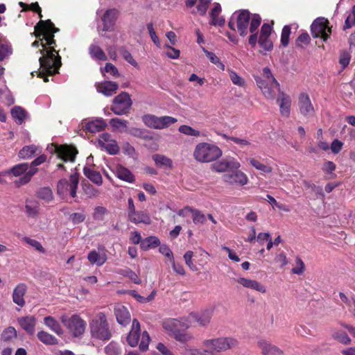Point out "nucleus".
Masks as SVG:
<instances>
[{
  "instance_id": "7c9ffc66",
  "label": "nucleus",
  "mask_w": 355,
  "mask_h": 355,
  "mask_svg": "<svg viewBox=\"0 0 355 355\" xmlns=\"http://www.w3.org/2000/svg\"><path fill=\"white\" fill-rule=\"evenodd\" d=\"M221 12V6L219 3H216L210 12V24L214 26H223L225 24V19L220 16Z\"/></svg>"
},
{
  "instance_id": "f8f14e48",
  "label": "nucleus",
  "mask_w": 355,
  "mask_h": 355,
  "mask_svg": "<svg viewBox=\"0 0 355 355\" xmlns=\"http://www.w3.org/2000/svg\"><path fill=\"white\" fill-rule=\"evenodd\" d=\"M51 153H56L58 157L64 162H73L77 150L75 148L67 145H56L51 144L47 146Z\"/></svg>"
},
{
  "instance_id": "4c0bfd02",
  "label": "nucleus",
  "mask_w": 355,
  "mask_h": 355,
  "mask_svg": "<svg viewBox=\"0 0 355 355\" xmlns=\"http://www.w3.org/2000/svg\"><path fill=\"white\" fill-rule=\"evenodd\" d=\"M85 175L94 184L100 186L103 184V179L100 173L88 167L83 169Z\"/></svg>"
},
{
  "instance_id": "b1692460",
  "label": "nucleus",
  "mask_w": 355,
  "mask_h": 355,
  "mask_svg": "<svg viewBox=\"0 0 355 355\" xmlns=\"http://www.w3.org/2000/svg\"><path fill=\"white\" fill-rule=\"evenodd\" d=\"M19 326L29 335H33L35 332L37 319L33 315H26L17 319Z\"/></svg>"
},
{
  "instance_id": "680f3d73",
  "label": "nucleus",
  "mask_w": 355,
  "mask_h": 355,
  "mask_svg": "<svg viewBox=\"0 0 355 355\" xmlns=\"http://www.w3.org/2000/svg\"><path fill=\"white\" fill-rule=\"evenodd\" d=\"M12 54V48L7 44H0V61Z\"/></svg>"
},
{
  "instance_id": "412c9836",
  "label": "nucleus",
  "mask_w": 355,
  "mask_h": 355,
  "mask_svg": "<svg viewBox=\"0 0 355 355\" xmlns=\"http://www.w3.org/2000/svg\"><path fill=\"white\" fill-rule=\"evenodd\" d=\"M246 161L255 170L259 171L263 175H268L273 173L272 166L267 162H264L257 157H248Z\"/></svg>"
},
{
  "instance_id": "ea45409f",
  "label": "nucleus",
  "mask_w": 355,
  "mask_h": 355,
  "mask_svg": "<svg viewBox=\"0 0 355 355\" xmlns=\"http://www.w3.org/2000/svg\"><path fill=\"white\" fill-rule=\"evenodd\" d=\"M37 336L45 345H54L58 343V339L55 336L44 331H38Z\"/></svg>"
},
{
  "instance_id": "5701e85b",
  "label": "nucleus",
  "mask_w": 355,
  "mask_h": 355,
  "mask_svg": "<svg viewBox=\"0 0 355 355\" xmlns=\"http://www.w3.org/2000/svg\"><path fill=\"white\" fill-rule=\"evenodd\" d=\"M277 103L279 107V112L284 117H288L291 114V98L284 92H279L277 97Z\"/></svg>"
},
{
  "instance_id": "1a4fd4ad",
  "label": "nucleus",
  "mask_w": 355,
  "mask_h": 355,
  "mask_svg": "<svg viewBox=\"0 0 355 355\" xmlns=\"http://www.w3.org/2000/svg\"><path fill=\"white\" fill-rule=\"evenodd\" d=\"M78 182L79 178L77 173L71 175L69 182L65 179L61 180L58 184V194L63 199L69 196L76 197Z\"/></svg>"
},
{
  "instance_id": "13d9d810",
  "label": "nucleus",
  "mask_w": 355,
  "mask_h": 355,
  "mask_svg": "<svg viewBox=\"0 0 355 355\" xmlns=\"http://www.w3.org/2000/svg\"><path fill=\"white\" fill-rule=\"evenodd\" d=\"M17 336V331L13 327H7L2 333L1 338L4 341H9Z\"/></svg>"
},
{
  "instance_id": "ddd939ff",
  "label": "nucleus",
  "mask_w": 355,
  "mask_h": 355,
  "mask_svg": "<svg viewBox=\"0 0 355 355\" xmlns=\"http://www.w3.org/2000/svg\"><path fill=\"white\" fill-rule=\"evenodd\" d=\"M328 24V20L324 17H318L315 19L311 26L313 37H320L324 41H327L331 32Z\"/></svg>"
},
{
  "instance_id": "4468645a",
  "label": "nucleus",
  "mask_w": 355,
  "mask_h": 355,
  "mask_svg": "<svg viewBox=\"0 0 355 355\" xmlns=\"http://www.w3.org/2000/svg\"><path fill=\"white\" fill-rule=\"evenodd\" d=\"M119 12L116 9H107L101 16V19L103 23L102 27H98V32L101 36L104 32H111L114 29L116 20L118 17Z\"/></svg>"
},
{
  "instance_id": "7ed1b4c3",
  "label": "nucleus",
  "mask_w": 355,
  "mask_h": 355,
  "mask_svg": "<svg viewBox=\"0 0 355 355\" xmlns=\"http://www.w3.org/2000/svg\"><path fill=\"white\" fill-rule=\"evenodd\" d=\"M223 155V150L214 143L200 142L193 152L194 159L200 163H209L218 160Z\"/></svg>"
},
{
  "instance_id": "79ce46f5",
  "label": "nucleus",
  "mask_w": 355,
  "mask_h": 355,
  "mask_svg": "<svg viewBox=\"0 0 355 355\" xmlns=\"http://www.w3.org/2000/svg\"><path fill=\"white\" fill-rule=\"evenodd\" d=\"M38 150V147L35 145L26 146L19 152V157L23 159H30Z\"/></svg>"
},
{
  "instance_id": "cd10ccee",
  "label": "nucleus",
  "mask_w": 355,
  "mask_h": 355,
  "mask_svg": "<svg viewBox=\"0 0 355 355\" xmlns=\"http://www.w3.org/2000/svg\"><path fill=\"white\" fill-rule=\"evenodd\" d=\"M140 339V324L137 319L132 320V328L127 336V342L131 347L138 345Z\"/></svg>"
},
{
  "instance_id": "c9c22d12",
  "label": "nucleus",
  "mask_w": 355,
  "mask_h": 355,
  "mask_svg": "<svg viewBox=\"0 0 355 355\" xmlns=\"http://www.w3.org/2000/svg\"><path fill=\"white\" fill-rule=\"evenodd\" d=\"M44 324L57 335L60 336L63 334L61 325L57 320L52 316H46L44 318Z\"/></svg>"
},
{
  "instance_id": "bf43d9fd",
  "label": "nucleus",
  "mask_w": 355,
  "mask_h": 355,
  "mask_svg": "<svg viewBox=\"0 0 355 355\" xmlns=\"http://www.w3.org/2000/svg\"><path fill=\"white\" fill-rule=\"evenodd\" d=\"M193 252L191 250L187 251L184 254V259L187 266L192 270L197 271L198 268L193 262Z\"/></svg>"
},
{
  "instance_id": "5fc2aeb1",
  "label": "nucleus",
  "mask_w": 355,
  "mask_h": 355,
  "mask_svg": "<svg viewBox=\"0 0 355 355\" xmlns=\"http://www.w3.org/2000/svg\"><path fill=\"white\" fill-rule=\"evenodd\" d=\"M223 137L226 139L227 141H233L234 144H237L240 147H245L250 146V141L246 138H239L236 137H229L227 135H223Z\"/></svg>"
},
{
  "instance_id": "774afa93",
  "label": "nucleus",
  "mask_w": 355,
  "mask_h": 355,
  "mask_svg": "<svg viewBox=\"0 0 355 355\" xmlns=\"http://www.w3.org/2000/svg\"><path fill=\"white\" fill-rule=\"evenodd\" d=\"M275 263H277L281 268L286 266L288 260L286 254L284 252L277 254L275 257Z\"/></svg>"
},
{
  "instance_id": "0e129e2a",
  "label": "nucleus",
  "mask_w": 355,
  "mask_h": 355,
  "mask_svg": "<svg viewBox=\"0 0 355 355\" xmlns=\"http://www.w3.org/2000/svg\"><path fill=\"white\" fill-rule=\"evenodd\" d=\"M150 338L147 331H144L141 334V338L139 343V349L145 351L148 349Z\"/></svg>"
},
{
  "instance_id": "473e14b6",
  "label": "nucleus",
  "mask_w": 355,
  "mask_h": 355,
  "mask_svg": "<svg viewBox=\"0 0 355 355\" xmlns=\"http://www.w3.org/2000/svg\"><path fill=\"white\" fill-rule=\"evenodd\" d=\"M106 125L105 121L102 118H97L88 121L85 124V128L92 133H96L103 130Z\"/></svg>"
},
{
  "instance_id": "2eb2a0df",
  "label": "nucleus",
  "mask_w": 355,
  "mask_h": 355,
  "mask_svg": "<svg viewBox=\"0 0 355 355\" xmlns=\"http://www.w3.org/2000/svg\"><path fill=\"white\" fill-rule=\"evenodd\" d=\"M96 142L98 148L110 155H114L119 152V146L116 141L109 133L100 135Z\"/></svg>"
},
{
  "instance_id": "20e7f679",
  "label": "nucleus",
  "mask_w": 355,
  "mask_h": 355,
  "mask_svg": "<svg viewBox=\"0 0 355 355\" xmlns=\"http://www.w3.org/2000/svg\"><path fill=\"white\" fill-rule=\"evenodd\" d=\"M263 78L255 77V81L263 95L268 100H274L282 92L280 85L268 67L263 69Z\"/></svg>"
},
{
  "instance_id": "c03bdc74",
  "label": "nucleus",
  "mask_w": 355,
  "mask_h": 355,
  "mask_svg": "<svg viewBox=\"0 0 355 355\" xmlns=\"http://www.w3.org/2000/svg\"><path fill=\"white\" fill-rule=\"evenodd\" d=\"M202 51L212 64L216 65V67L222 71L225 69V64L220 61V58L214 53L207 51L204 47H202Z\"/></svg>"
},
{
  "instance_id": "e433bc0d",
  "label": "nucleus",
  "mask_w": 355,
  "mask_h": 355,
  "mask_svg": "<svg viewBox=\"0 0 355 355\" xmlns=\"http://www.w3.org/2000/svg\"><path fill=\"white\" fill-rule=\"evenodd\" d=\"M89 53L92 58L96 60L105 61L107 60L105 53L99 46L95 44L90 45L89 48Z\"/></svg>"
},
{
  "instance_id": "0eeeda50",
  "label": "nucleus",
  "mask_w": 355,
  "mask_h": 355,
  "mask_svg": "<svg viewBox=\"0 0 355 355\" xmlns=\"http://www.w3.org/2000/svg\"><path fill=\"white\" fill-rule=\"evenodd\" d=\"M37 171V168L30 167L27 163H21L6 170V173H9V176L19 178L15 183L18 186H21L28 183Z\"/></svg>"
},
{
  "instance_id": "c85d7f7f",
  "label": "nucleus",
  "mask_w": 355,
  "mask_h": 355,
  "mask_svg": "<svg viewBox=\"0 0 355 355\" xmlns=\"http://www.w3.org/2000/svg\"><path fill=\"white\" fill-rule=\"evenodd\" d=\"M27 287L26 284L20 283L17 284L13 290L12 301L15 304L22 307L25 304L24 295L26 292Z\"/></svg>"
},
{
  "instance_id": "f257e3e1",
  "label": "nucleus",
  "mask_w": 355,
  "mask_h": 355,
  "mask_svg": "<svg viewBox=\"0 0 355 355\" xmlns=\"http://www.w3.org/2000/svg\"><path fill=\"white\" fill-rule=\"evenodd\" d=\"M58 31L51 21L41 20L35 27V34L39 40L35 41L32 46L35 47H41L39 53L42 56L39 58L40 68L39 71L32 72L44 79V82L49 80L48 76H53L58 73L61 66V58L58 53L51 45L55 44L54 33Z\"/></svg>"
},
{
  "instance_id": "8fccbe9b",
  "label": "nucleus",
  "mask_w": 355,
  "mask_h": 355,
  "mask_svg": "<svg viewBox=\"0 0 355 355\" xmlns=\"http://www.w3.org/2000/svg\"><path fill=\"white\" fill-rule=\"evenodd\" d=\"M22 241L34 248L36 251L44 254L46 250L42 246V243L33 239H31L28 236H24L22 238Z\"/></svg>"
},
{
  "instance_id": "e2e57ef3",
  "label": "nucleus",
  "mask_w": 355,
  "mask_h": 355,
  "mask_svg": "<svg viewBox=\"0 0 355 355\" xmlns=\"http://www.w3.org/2000/svg\"><path fill=\"white\" fill-rule=\"evenodd\" d=\"M159 252L165 257L168 258L169 261H171L173 259H174L173 252L167 245H161L159 248Z\"/></svg>"
},
{
  "instance_id": "6e6552de",
  "label": "nucleus",
  "mask_w": 355,
  "mask_h": 355,
  "mask_svg": "<svg viewBox=\"0 0 355 355\" xmlns=\"http://www.w3.org/2000/svg\"><path fill=\"white\" fill-rule=\"evenodd\" d=\"M163 328L173 334L175 338L180 341H184L187 340V335L180 334L181 330H184L190 327V324L188 322V320L186 318H182L180 320L178 319H168L164 321Z\"/></svg>"
},
{
  "instance_id": "393cba45",
  "label": "nucleus",
  "mask_w": 355,
  "mask_h": 355,
  "mask_svg": "<svg viewBox=\"0 0 355 355\" xmlns=\"http://www.w3.org/2000/svg\"><path fill=\"white\" fill-rule=\"evenodd\" d=\"M236 282L245 288L254 290L263 294L266 293V286L257 280L245 277H239L236 279Z\"/></svg>"
},
{
  "instance_id": "864d4df0",
  "label": "nucleus",
  "mask_w": 355,
  "mask_h": 355,
  "mask_svg": "<svg viewBox=\"0 0 355 355\" xmlns=\"http://www.w3.org/2000/svg\"><path fill=\"white\" fill-rule=\"evenodd\" d=\"M37 197L47 202L53 199V195L51 189L49 187L40 189L37 192Z\"/></svg>"
},
{
  "instance_id": "49530a36",
  "label": "nucleus",
  "mask_w": 355,
  "mask_h": 355,
  "mask_svg": "<svg viewBox=\"0 0 355 355\" xmlns=\"http://www.w3.org/2000/svg\"><path fill=\"white\" fill-rule=\"evenodd\" d=\"M11 115L18 124H21L24 121L26 112L21 107L15 106L11 110Z\"/></svg>"
},
{
  "instance_id": "052dcab7",
  "label": "nucleus",
  "mask_w": 355,
  "mask_h": 355,
  "mask_svg": "<svg viewBox=\"0 0 355 355\" xmlns=\"http://www.w3.org/2000/svg\"><path fill=\"white\" fill-rule=\"evenodd\" d=\"M147 29L148 31L150 37L153 41V42L156 45L158 48L161 47V43L159 37H157L155 31L153 27V23H148L147 24Z\"/></svg>"
},
{
  "instance_id": "6e6d98bb",
  "label": "nucleus",
  "mask_w": 355,
  "mask_h": 355,
  "mask_svg": "<svg viewBox=\"0 0 355 355\" xmlns=\"http://www.w3.org/2000/svg\"><path fill=\"white\" fill-rule=\"evenodd\" d=\"M332 336L343 344L349 345L351 343L350 338L345 331H334L332 334Z\"/></svg>"
},
{
  "instance_id": "338daca9",
  "label": "nucleus",
  "mask_w": 355,
  "mask_h": 355,
  "mask_svg": "<svg viewBox=\"0 0 355 355\" xmlns=\"http://www.w3.org/2000/svg\"><path fill=\"white\" fill-rule=\"evenodd\" d=\"M211 1V0H199V3L197 6V10L198 12L201 15H204L206 14Z\"/></svg>"
},
{
  "instance_id": "a18cd8bd",
  "label": "nucleus",
  "mask_w": 355,
  "mask_h": 355,
  "mask_svg": "<svg viewBox=\"0 0 355 355\" xmlns=\"http://www.w3.org/2000/svg\"><path fill=\"white\" fill-rule=\"evenodd\" d=\"M130 293L138 302L145 304L150 302L155 299L157 291L153 290L146 297L141 296L136 291H131Z\"/></svg>"
},
{
  "instance_id": "603ef678",
  "label": "nucleus",
  "mask_w": 355,
  "mask_h": 355,
  "mask_svg": "<svg viewBox=\"0 0 355 355\" xmlns=\"http://www.w3.org/2000/svg\"><path fill=\"white\" fill-rule=\"evenodd\" d=\"M178 131L187 136H191V137H200V132L198 130L194 129L192 127L187 125H180L178 128Z\"/></svg>"
},
{
  "instance_id": "2f4dec72",
  "label": "nucleus",
  "mask_w": 355,
  "mask_h": 355,
  "mask_svg": "<svg viewBox=\"0 0 355 355\" xmlns=\"http://www.w3.org/2000/svg\"><path fill=\"white\" fill-rule=\"evenodd\" d=\"M258 346L263 355H281L282 354L277 347L263 339L258 341Z\"/></svg>"
},
{
  "instance_id": "9b49d317",
  "label": "nucleus",
  "mask_w": 355,
  "mask_h": 355,
  "mask_svg": "<svg viewBox=\"0 0 355 355\" xmlns=\"http://www.w3.org/2000/svg\"><path fill=\"white\" fill-rule=\"evenodd\" d=\"M132 105V100L127 92H121L113 100L112 111L116 115L126 114Z\"/></svg>"
},
{
  "instance_id": "f03ea898",
  "label": "nucleus",
  "mask_w": 355,
  "mask_h": 355,
  "mask_svg": "<svg viewBox=\"0 0 355 355\" xmlns=\"http://www.w3.org/2000/svg\"><path fill=\"white\" fill-rule=\"evenodd\" d=\"M261 21V18L258 14H254L251 16L248 10H242L235 12L232 15L228 26L233 31L237 28L240 35L244 37L248 34L249 26L250 31L253 33L260 26Z\"/></svg>"
},
{
  "instance_id": "a19ab883",
  "label": "nucleus",
  "mask_w": 355,
  "mask_h": 355,
  "mask_svg": "<svg viewBox=\"0 0 355 355\" xmlns=\"http://www.w3.org/2000/svg\"><path fill=\"white\" fill-rule=\"evenodd\" d=\"M110 124L114 131L125 132L128 130V121L119 118L112 119Z\"/></svg>"
},
{
  "instance_id": "de8ad7c7",
  "label": "nucleus",
  "mask_w": 355,
  "mask_h": 355,
  "mask_svg": "<svg viewBox=\"0 0 355 355\" xmlns=\"http://www.w3.org/2000/svg\"><path fill=\"white\" fill-rule=\"evenodd\" d=\"M142 121L148 128L158 130L159 116L153 114H145L142 116Z\"/></svg>"
},
{
  "instance_id": "69168bd1",
  "label": "nucleus",
  "mask_w": 355,
  "mask_h": 355,
  "mask_svg": "<svg viewBox=\"0 0 355 355\" xmlns=\"http://www.w3.org/2000/svg\"><path fill=\"white\" fill-rule=\"evenodd\" d=\"M291 34V28L288 26H285L282 31L281 42L284 46L288 45L289 42V35Z\"/></svg>"
},
{
  "instance_id": "423d86ee",
  "label": "nucleus",
  "mask_w": 355,
  "mask_h": 355,
  "mask_svg": "<svg viewBox=\"0 0 355 355\" xmlns=\"http://www.w3.org/2000/svg\"><path fill=\"white\" fill-rule=\"evenodd\" d=\"M60 320L73 337L80 338L85 334L87 322L80 315L73 314L70 317L62 315Z\"/></svg>"
},
{
  "instance_id": "4d7b16f0",
  "label": "nucleus",
  "mask_w": 355,
  "mask_h": 355,
  "mask_svg": "<svg viewBox=\"0 0 355 355\" xmlns=\"http://www.w3.org/2000/svg\"><path fill=\"white\" fill-rule=\"evenodd\" d=\"M102 74L105 76V73H109L110 76L114 78L119 77L120 74L117 68L112 63H107L104 68L101 69Z\"/></svg>"
},
{
  "instance_id": "f3484780",
  "label": "nucleus",
  "mask_w": 355,
  "mask_h": 355,
  "mask_svg": "<svg viewBox=\"0 0 355 355\" xmlns=\"http://www.w3.org/2000/svg\"><path fill=\"white\" fill-rule=\"evenodd\" d=\"M213 311L211 309H205L191 313L186 319L188 320L190 327L193 322H196L201 327H206L210 323Z\"/></svg>"
},
{
  "instance_id": "c756f323",
  "label": "nucleus",
  "mask_w": 355,
  "mask_h": 355,
  "mask_svg": "<svg viewBox=\"0 0 355 355\" xmlns=\"http://www.w3.org/2000/svg\"><path fill=\"white\" fill-rule=\"evenodd\" d=\"M116 176L123 181L132 183L135 181V176L132 172L121 165H116L112 168Z\"/></svg>"
},
{
  "instance_id": "6ab92c4d",
  "label": "nucleus",
  "mask_w": 355,
  "mask_h": 355,
  "mask_svg": "<svg viewBox=\"0 0 355 355\" xmlns=\"http://www.w3.org/2000/svg\"><path fill=\"white\" fill-rule=\"evenodd\" d=\"M271 31L272 27L270 24H263L261 26L259 39V44L261 48V53L271 51L273 47L272 40L270 38Z\"/></svg>"
},
{
  "instance_id": "dca6fc26",
  "label": "nucleus",
  "mask_w": 355,
  "mask_h": 355,
  "mask_svg": "<svg viewBox=\"0 0 355 355\" xmlns=\"http://www.w3.org/2000/svg\"><path fill=\"white\" fill-rule=\"evenodd\" d=\"M241 166V163L236 159L229 157L214 162L211 166V169L216 173H222L229 170L239 169Z\"/></svg>"
},
{
  "instance_id": "58836bf2",
  "label": "nucleus",
  "mask_w": 355,
  "mask_h": 355,
  "mask_svg": "<svg viewBox=\"0 0 355 355\" xmlns=\"http://www.w3.org/2000/svg\"><path fill=\"white\" fill-rule=\"evenodd\" d=\"M159 245H160V241L155 236H148L141 242V248L144 250H148L150 248H155Z\"/></svg>"
},
{
  "instance_id": "9d476101",
  "label": "nucleus",
  "mask_w": 355,
  "mask_h": 355,
  "mask_svg": "<svg viewBox=\"0 0 355 355\" xmlns=\"http://www.w3.org/2000/svg\"><path fill=\"white\" fill-rule=\"evenodd\" d=\"M237 345V340L231 337L209 339L203 342V345L207 347L208 350L218 352L234 348L236 347Z\"/></svg>"
},
{
  "instance_id": "a211bd4d",
  "label": "nucleus",
  "mask_w": 355,
  "mask_h": 355,
  "mask_svg": "<svg viewBox=\"0 0 355 355\" xmlns=\"http://www.w3.org/2000/svg\"><path fill=\"white\" fill-rule=\"evenodd\" d=\"M233 170L223 176V181L230 185L245 186L249 182L248 175L239 168Z\"/></svg>"
},
{
  "instance_id": "37998d69",
  "label": "nucleus",
  "mask_w": 355,
  "mask_h": 355,
  "mask_svg": "<svg viewBox=\"0 0 355 355\" xmlns=\"http://www.w3.org/2000/svg\"><path fill=\"white\" fill-rule=\"evenodd\" d=\"M227 72L229 77L234 85L241 87H244L245 86V79L241 77L237 72L230 68L227 69Z\"/></svg>"
},
{
  "instance_id": "bb28decb",
  "label": "nucleus",
  "mask_w": 355,
  "mask_h": 355,
  "mask_svg": "<svg viewBox=\"0 0 355 355\" xmlns=\"http://www.w3.org/2000/svg\"><path fill=\"white\" fill-rule=\"evenodd\" d=\"M114 314L117 322L120 324L126 326L130 322V313L125 306L117 304L114 308Z\"/></svg>"
},
{
  "instance_id": "3c124183",
  "label": "nucleus",
  "mask_w": 355,
  "mask_h": 355,
  "mask_svg": "<svg viewBox=\"0 0 355 355\" xmlns=\"http://www.w3.org/2000/svg\"><path fill=\"white\" fill-rule=\"evenodd\" d=\"M189 211L192 214L193 223L204 224L206 222L205 215L198 209H189Z\"/></svg>"
},
{
  "instance_id": "aec40b11",
  "label": "nucleus",
  "mask_w": 355,
  "mask_h": 355,
  "mask_svg": "<svg viewBox=\"0 0 355 355\" xmlns=\"http://www.w3.org/2000/svg\"><path fill=\"white\" fill-rule=\"evenodd\" d=\"M298 107L300 112L305 117L313 115L315 110L308 94L301 93L298 97Z\"/></svg>"
},
{
  "instance_id": "39448f33",
  "label": "nucleus",
  "mask_w": 355,
  "mask_h": 355,
  "mask_svg": "<svg viewBox=\"0 0 355 355\" xmlns=\"http://www.w3.org/2000/svg\"><path fill=\"white\" fill-rule=\"evenodd\" d=\"M89 326L92 338L103 340L111 338V331L105 313H96L90 319Z\"/></svg>"
},
{
  "instance_id": "a878e982",
  "label": "nucleus",
  "mask_w": 355,
  "mask_h": 355,
  "mask_svg": "<svg viewBox=\"0 0 355 355\" xmlns=\"http://www.w3.org/2000/svg\"><path fill=\"white\" fill-rule=\"evenodd\" d=\"M96 88L98 92L110 96L119 89V85L113 81H103L96 83Z\"/></svg>"
},
{
  "instance_id": "4be33fe9",
  "label": "nucleus",
  "mask_w": 355,
  "mask_h": 355,
  "mask_svg": "<svg viewBox=\"0 0 355 355\" xmlns=\"http://www.w3.org/2000/svg\"><path fill=\"white\" fill-rule=\"evenodd\" d=\"M87 259L91 264L98 266H103L107 259L105 248L101 246L97 250H91L87 254Z\"/></svg>"
},
{
  "instance_id": "72a5a7b5",
  "label": "nucleus",
  "mask_w": 355,
  "mask_h": 355,
  "mask_svg": "<svg viewBox=\"0 0 355 355\" xmlns=\"http://www.w3.org/2000/svg\"><path fill=\"white\" fill-rule=\"evenodd\" d=\"M129 220L135 223H144L149 225L151 222L150 216L144 211H135L133 213H128Z\"/></svg>"
},
{
  "instance_id": "09e8293b",
  "label": "nucleus",
  "mask_w": 355,
  "mask_h": 355,
  "mask_svg": "<svg viewBox=\"0 0 355 355\" xmlns=\"http://www.w3.org/2000/svg\"><path fill=\"white\" fill-rule=\"evenodd\" d=\"M178 119L170 116H159L158 130L168 128L172 124L176 123Z\"/></svg>"
},
{
  "instance_id": "f704fd0d",
  "label": "nucleus",
  "mask_w": 355,
  "mask_h": 355,
  "mask_svg": "<svg viewBox=\"0 0 355 355\" xmlns=\"http://www.w3.org/2000/svg\"><path fill=\"white\" fill-rule=\"evenodd\" d=\"M153 159L158 168L171 169L173 168V161L166 155L161 154H155L153 155Z\"/></svg>"
}]
</instances>
